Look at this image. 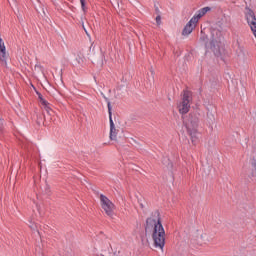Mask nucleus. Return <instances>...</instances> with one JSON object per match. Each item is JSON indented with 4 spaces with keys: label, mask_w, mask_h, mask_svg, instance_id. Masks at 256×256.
I'll return each instance as SVG.
<instances>
[{
    "label": "nucleus",
    "mask_w": 256,
    "mask_h": 256,
    "mask_svg": "<svg viewBox=\"0 0 256 256\" xmlns=\"http://www.w3.org/2000/svg\"><path fill=\"white\" fill-rule=\"evenodd\" d=\"M200 41L205 44L206 49H210L217 55L221 45V32L219 30H212L210 41L207 42V36L201 31Z\"/></svg>",
    "instance_id": "2"
},
{
    "label": "nucleus",
    "mask_w": 256,
    "mask_h": 256,
    "mask_svg": "<svg viewBox=\"0 0 256 256\" xmlns=\"http://www.w3.org/2000/svg\"><path fill=\"white\" fill-rule=\"evenodd\" d=\"M80 3H81L82 10H83L84 13H85V11H86V8H85V0H80Z\"/></svg>",
    "instance_id": "13"
},
{
    "label": "nucleus",
    "mask_w": 256,
    "mask_h": 256,
    "mask_svg": "<svg viewBox=\"0 0 256 256\" xmlns=\"http://www.w3.org/2000/svg\"><path fill=\"white\" fill-rule=\"evenodd\" d=\"M145 233H151L154 241V247L161 249L165 247V228L161 223L159 211H154L152 215L146 219Z\"/></svg>",
    "instance_id": "1"
},
{
    "label": "nucleus",
    "mask_w": 256,
    "mask_h": 256,
    "mask_svg": "<svg viewBox=\"0 0 256 256\" xmlns=\"http://www.w3.org/2000/svg\"><path fill=\"white\" fill-rule=\"evenodd\" d=\"M105 101L107 102V107H108V113H109V121H110V129L115 128V123L113 122V113L112 107H111V101H109V98L104 97Z\"/></svg>",
    "instance_id": "8"
},
{
    "label": "nucleus",
    "mask_w": 256,
    "mask_h": 256,
    "mask_svg": "<svg viewBox=\"0 0 256 256\" xmlns=\"http://www.w3.org/2000/svg\"><path fill=\"white\" fill-rule=\"evenodd\" d=\"M197 23H199L197 21V18H191L190 21L185 25L183 31H182V35L187 36V35H191V33H193V29H195V27H197Z\"/></svg>",
    "instance_id": "6"
},
{
    "label": "nucleus",
    "mask_w": 256,
    "mask_h": 256,
    "mask_svg": "<svg viewBox=\"0 0 256 256\" xmlns=\"http://www.w3.org/2000/svg\"><path fill=\"white\" fill-rule=\"evenodd\" d=\"M189 109H191V93L189 90H184L182 100L178 104V111L181 115H185L189 113Z\"/></svg>",
    "instance_id": "4"
},
{
    "label": "nucleus",
    "mask_w": 256,
    "mask_h": 256,
    "mask_svg": "<svg viewBox=\"0 0 256 256\" xmlns=\"http://www.w3.org/2000/svg\"><path fill=\"white\" fill-rule=\"evenodd\" d=\"M40 103L44 107L45 111L51 115L53 111H51V108L49 107V102L47 100H44L43 96L39 95Z\"/></svg>",
    "instance_id": "10"
},
{
    "label": "nucleus",
    "mask_w": 256,
    "mask_h": 256,
    "mask_svg": "<svg viewBox=\"0 0 256 256\" xmlns=\"http://www.w3.org/2000/svg\"><path fill=\"white\" fill-rule=\"evenodd\" d=\"M209 11H211V7H204L202 9H200L194 16L193 18H196L197 21L199 22V20L201 19V17H203L205 14L209 13Z\"/></svg>",
    "instance_id": "9"
},
{
    "label": "nucleus",
    "mask_w": 256,
    "mask_h": 256,
    "mask_svg": "<svg viewBox=\"0 0 256 256\" xmlns=\"http://www.w3.org/2000/svg\"><path fill=\"white\" fill-rule=\"evenodd\" d=\"M0 129H1V120H0Z\"/></svg>",
    "instance_id": "16"
},
{
    "label": "nucleus",
    "mask_w": 256,
    "mask_h": 256,
    "mask_svg": "<svg viewBox=\"0 0 256 256\" xmlns=\"http://www.w3.org/2000/svg\"><path fill=\"white\" fill-rule=\"evenodd\" d=\"M30 229H32L33 231H35V229H37V225L36 224H33L30 222V225H29Z\"/></svg>",
    "instance_id": "14"
},
{
    "label": "nucleus",
    "mask_w": 256,
    "mask_h": 256,
    "mask_svg": "<svg viewBox=\"0 0 256 256\" xmlns=\"http://www.w3.org/2000/svg\"><path fill=\"white\" fill-rule=\"evenodd\" d=\"M110 139L111 141H117V128H110Z\"/></svg>",
    "instance_id": "11"
},
{
    "label": "nucleus",
    "mask_w": 256,
    "mask_h": 256,
    "mask_svg": "<svg viewBox=\"0 0 256 256\" xmlns=\"http://www.w3.org/2000/svg\"><path fill=\"white\" fill-rule=\"evenodd\" d=\"M252 177H256V162L252 164Z\"/></svg>",
    "instance_id": "12"
},
{
    "label": "nucleus",
    "mask_w": 256,
    "mask_h": 256,
    "mask_svg": "<svg viewBox=\"0 0 256 256\" xmlns=\"http://www.w3.org/2000/svg\"><path fill=\"white\" fill-rule=\"evenodd\" d=\"M156 23L157 25H161V16L156 17Z\"/></svg>",
    "instance_id": "15"
},
{
    "label": "nucleus",
    "mask_w": 256,
    "mask_h": 256,
    "mask_svg": "<svg viewBox=\"0 0 256 256\" xmlns=\"http://www.w3.org/2000/svg\"><path fill=\"white\" fill-rule=\"evenodd\" d=\"M7 48L5 47V42H3V39L0 36V61L2 63H7Z\"/></svg>",
    "instance_id": "7"
},
{
    "label": "nucleus",
    "mask_w": 256,
    "mask_h": 256,
    "mask_svg": "<svg viewBox=\"0 0 256 256\" xmlns=\"http://www.w3.org/2000/svg\"><path fill=\"white\" fill-rule=\"evenodd\" d=\"M100 205L108 217H113V215H115V204L103 194L100 195Z\"/></svg>",
    "instance_id": "5"
},
{
    "label": "nucleus",
    "mask_w": 256,
    "mask_h": 256,
    "mask_svg": "<svg viewBox=\"0 0 256 256\" xmlns=\"http://www.w3.org/2000/svg\"><path fill=\"white\" fill-rule=\"evenodd\" d=\"M184 125L192 139V143L197 141V128L199 127V116L196 114H190L188 118L184 120Z\"/></svg>",
    "instance_id": "3"
}]
</instances>
